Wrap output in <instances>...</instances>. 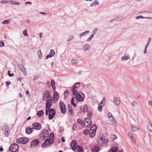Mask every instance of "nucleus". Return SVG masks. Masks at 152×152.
<instances>
[{"label":"nucleus","instance_id":"f257e3e1","mask_svg":"<svg viewBox=\"0 0 152 152\" xmlns=\"http://www.w3.org/2000/svg\"><path fill=\"white\" fill-rule=\"evenodd\" d=\"M72 149L73 151L77 150L78 152H83V150L81 147L77 145V142L75 140H73L71 143Z\"/></svg>","mask_w":152,"mask_h":152},{"label":"nucleus","instance_id":"f03ea898","mask_svg":"<svg viewBox=\"0 0 152 152\" xmlns=\"http://www.w3.org/2000/svg\"><path fill=\"white\" fill-rule=\"evenodd\" d=\"M83 96H82L79 93H78L76 95V96H75V98H73L71 100V104L72 105H73L74 107H75L76 105V104L74 103V101H75V100H76L77 101V100L78 101H82L84 97V94H83Z\"/></svg>","mask_w":152,"mask_h":152},{"label":"nucleus","instance_id":"7ed1b4c3","mask_svg":"<svg viewBox=\"0 0 152 152\" xmlns=\"http://www.w3.org/2000/svg\"><path fill=\"white\" fill-rule=\"evenodd\" d=\"M54 142V141L52 139L48 138L42 144L41 147L43 148L48 147L52 145Z\"/></svg>","mask_w":152,"mask_h":152},{"label":"nucleus","instance_id":"20e7f679","mask_svg":"<svg viewBox=\"0 0 152 152\" xmlns=\"http://www.w3.org/2000/svg\"><path fill=\"white\" fill-rule=\"evenodd\" d=\"M92 112L90 111H88L87 114V116L88 118H86V123L88 124L87 126L86 125V127H89L92 124V121L91 118L92 117Z\"/></svg>","mask_w":152,"mask_h":152},{"label":"nucleus","instance_id":"39448f33","mask_svg":"<svg viewBox=\"0 0 152 152\" xmlns=\"http://www.w3.org/2000/svg\"><path fill=\"white\" fill-rule=\"evenodd\" d=\"M18 145L14 143L11 145L9 150L11 152H16L18 151Z\"/></svg>","mask_w":152,"mask_h":152},{"label":"nucleus","instance_id":"423d86ee","mask_svg":"<svg viewBox=\"0 0 152 152\" xmlns=\"http://www.w3.org/2000/svg\"><path fill=\"white\" fill-rule=\"evenodd\" d=\"M29 141L28 139L26 137H21L17 140V142L23 144L27 143Z\"/></svg>","mask_w":152,"mask_h":152},{"label":"nucleus","instance_id":"0eeeda50","mask_svg":"<svg viewBox=\"0 0 152 152\" xmlns=\"http://www.w3.org/2000/svg\"><path fill=\"white\" fill-rule=\"evenodd\" d=\"M60 107L61 112L64 114L66 112V109L64 104L62 102H61L60 103Z\"/></svg>","mask_w":152,"mask_h":152},{"label":"nucleus","instance_id":"6e6552de","mask_svg":"<svg viewBox=\"0 0 152 152\" xmlns=\"http://www.w3.org/2000/svg\"><path fill=\"white\" fill-rule=\"evenodd\" d=\"M39 144V141L37 139H35L33 140L31 142L30 147L31 148L36 147L38 146Z\"/></svg>","mask_w":152,"mask_h":152},{"label":"nucleus","instance_id":"1a4fd4ad","mask_svg":"<svg viewBox=\"0 0 152 152\" xmlns=\"http://www.w3.org/2000/svg\"><path fill=\"white\" fill-rule=\"evenodd\" d=\"M55 114V111L53 108H51L50 110V113L49 114V118L50 120L53 119Z\"/></svg>","mask_w":152,"mask_h":152},{"label":"nucleus","instance_id":"9d476101","mask_svg":"<svg viewBox=\"0 0 152 152\" xmlns=\"http://www.w3.org/2000/svg\"><path fill=\"white\" fill-rule=\"evenodd\" d=\"M32 126L33 129H34L36 130H39L41 128V124L37 122L34 123L32 125Z\"/></svg>","mask_w":152,"mask_h":152},{"label":"nucleus","instance_id":"9b49d317","mask_svg":"<svg viewBox=\"0 0 152 152\" xmlns=\"http://www.w3.org/2000/svg\"><path fill=\"white\" fill-rule=\"evenodd\" d=\"M18 67L21 71L23 73L24 75L25 76H26L27 75V72L24 66L21 64H19L18 65Z\"/></svg>","mask_w":152,"mask_h":152},{"label":"nucleus","instance_id":"f8f14e48","mask_svg":"<svg viewBox=\"0 0 152 152\" xmlns=\"http://www.w3.org/2000/svg\"><path fill=\"white\" fill-rule=\"evenodd\" d=\"M96 132H93L92 130H89L86 129V135L89 133L90 137L91 138L95 136Z\"/></svg>","mask_w":152,"mask_h":152},{"label":"nucleus","instance_id":"ddd939ff","mask_svg":"<svg viewBox=\"0 0 152 152\" xmlns=\"http://www.w3.org/2000/svg\"><path fill=\"white\" fill-rule=\"evenodd\" d=\"M52 103L51 99H47L46 102V108L50 109Z\"/></svg>","mask_w":152,"mask_h":152},{"label":"nucleus","instance_id":"4468645a","mask_svg":"<svg viewBox=\"0 0 152 152\" xmlns=\"http://www.w3.org/2000/svg\"><path fill=\"white\" fill-rule=\"evenodd\" d=\"M151 38H149L148 40L147 44L146 45V46H145V49H144V54H146L147 53V48H148V46H149V44L151 42Z\"/></svg>","mask_w":152,"mask_h":152},{"label":"nucleus","instance_id":"2eb2a0df","mask_svg":"<svg viewBox=\"0 0 152 152\" xmlns=\"http://www.w3.org/2000/svg\"><path fill=\"white\" fill-rule=\"evenodd\" d=\"M9 130L8 128L5 127H4V129H3V133L7 137H8L9 135Z\"/></svg>","mask_w":152,"mask_h":152},{"label":"nucleus","instance_id":"dca6fc26","mask_svg":"<svg viewBox=\"0 0 152 152\" xmlns=\"http://www.w3.org/2000/svg\"><path fill=\"white\" fill-rule=\"evenodd\" d=\"M33 127L31 128L30 126H28L26 128V132L28 134H30L33 131Z\"/></svg>","mask_w":152,"mask_h":152},{"label":"nucleus","instance_id":"f3484780","mask_svg":"<svg viewBox=\"0 0 152 152\" xmlns=\"http://www.w3.org/2000/svg\"><path fill=\"white\" fill-rule=\"evenodd\" d=\"M100 150V148L97 146L93 147L91 148V152H98Z\"/></svg>","mask_w":152,"mask_h":152},{"label":"nucleus","instance_id":"a211bd4d","mask_svg":"<svg viewBox=\"0 0 152 152\" xmlns=\"http://www.w3.org/2000/svg\"><path fill=\"white\" fill-rule=\"evenodd\" d=\"M85 120H86V118H84L83 121L80 118H78L77 121V122L79 124L83 127L84 125H85V123L84 122Z\"/></svg>","mask_w":152,"mask_h":152},{"label":"nucleus","instance_id":"6ab92c4d","mask_svg":"<svg viewBox=\"0 0 152 152\" xmlns=\"http://www.w3.org/2000/svg\"><path fill=\"white\" fill-rule=\"evenodd\" d=\"M114 102L116 105H118L120 104V102L119 99L116 97H115L113 98Z\"/></svg>","mask_w":152,"mask_h":152},{"label":"nucleus","instance_id":"aec40b11","mask_svg":"<svg viewBox=\"0 0 152 152\" xmlns=\"http://www.w3.org/2000/svg\"><path fill=\"white\" fill-rule=\"evenodd\" d=\"M49 132L47 130H45L43 132V137L44 138L47 137L49 135Z\"/></svg>","mask_w":152,"mask_h":152},{"label":"nucleus","instance_id":"412c9836","mask_svg":"<svg viewBox=\"0 0 152 152\" xmlns=\"http://www.w3.org/2000/svg\"><path fill=\"white\" fill-rule=\"evenodd\" d=\"M130 58V56L128 54H125L121 58L122 61H125L129 59Z\"/></svg>","mask_w":152,"mask_h":152},{"label":"nucleus","instance_id":"4be33fe9","mask_svg":"<svg viewBox=\"0 0 152 152\" xmlns=\"http://www.w3.org/2000/svg\"><path fill=\"white\" fill-rule=\"evenodd\" d=\"M51 86L54 91L56 90V87L55 86V82L53 79H52L51 81Z\"/></svg>","mask_w":152,"mask_h":152},{"label":"nucleus","instance_id":"5701e85b","mask_svg":"<svg viewBox=\"0 0 152 152\" xmlns=\"http://www.w3.org/2000/svg\"><path fill=\"white\" fill-rule=\"evenodd\" d=\"M118 148L117 147H113L110 150L109 152H116L118 151Z\"/></svg>","mask_w":152,"mask_h":152},{"label":"nucleus","instance_id":"b1692460","mask_svg":"<svg viewBox=\"0 0 152 152\" xmlns=\"http://www.w3.org/2000/svg\"><path fill=\"white\" fill-rule=\"evenodd\" d=\"M97 129V126L96 124H93L89 130L93 131V132H96Z\"/></svg>","mask_w":152,"mask_h":152},{"label":"nucleus","instance_id":"393cba45","mask_svg":"<svg viewBox=\"0 0 152 152\" xmlns=\"http://www.w3.org/2000/svg\"><path fill=\"white\" fill-rule=\"evenodd\" d=\"M91 99L92 104L94 105L96 104V100L95 96H92Z\"/></svg>","mask_w":152,"mask_h":152},{"label":"nucleus","instance_id":"a878e982","mask_svg":"<svg viewBox=\"0 0 152 152\" xmlns=\"http://www.w3.org/2000/svg\"><path fill=\"white\" fill-rule=\"evenodd\" d=\"M44 113V112L43 110H39L37 112V115L39 117H40L42 116Z\"/></svg>","mask_w":152,"mask_h":152},{"label":"nucleus","instance_id":"bb28decb","mask_svg":"<svg viewBox=\"0 0 152 152\" xmlns=\"http://www.w3.org/2000/svg\"><path fill=\"white\" fill-rule=\"evenodd\" d=\"M10 2L12 4L14 5H19L20 4V2L13 0H11L10 1Z\"/></svg>","mask_w":152,"mask_h":152},{"label":"nucleus","instance_id":"cd10ccee","mask_svg":"<svg viewBox=\"0 0 152 152\" xmlns=\"http://www.w3.org/2000/svg\"><path fill=\"white\" fill-rule=\"evenodd\" d=\"M99 4V2L97 0H95L91 4L90 6L92 7L93 6H95L96 5L98 4Z\"/></svg>","mask_w":152,"mask_h":152},{"label":"nucleus","instance_id":"c85d7f7f","mask_svg":"<svg viewBox=\"0 0 152 152\" xmlns=\"http://www.w3.org/2000/svg\"><path fill=\"white\" fill-rule=\"evenodd\" d=\"M71 90L72 91L73 94L74 95H75V96H76V95L77 94V89H75V88H72L71 89Z\"/></svg>","mask_w":152,"mask_h":152},{"label":"nucleus","instance_id":"c756f323","mask_svg":"<svg viewBox=\"0 0 152 152\" xmlns=\"http://www.w3.org/2000/svg\"><path fill=\"white\" fill-rule=\"evenodd\" d=\"M106 102V99L104 97L102 100L100 102V104L102 105H101L102 106H104L105 103Z\"/></svg>","mask_w":152,"mask_h":152},{"label":"nucleus","instance_id":"7c9ffc66","mask_svg":"<svg viewBox=\"0 0 152 152\" xmlns=\"http://www.w3.org/2000/svg\"><path fill=\"white\" fill-rule=\"evenodd\" d=\"M68 110L69 111L70 114H72L73 110L72 109V107L69 104L68 105Z\"/></svg>","mask_w":152,"mask_h":152},{"label":"nucleus","instance_id":"2f4dec72","mask_svg":"<svg viewBox=\"0 0 152 152\" xmlns=\"http://www.w3.org/2000/svg\"><path fill=\"white\" fill-rule=\"evenodd\" d=\"M58 94L57 91H55L54 94L53 96V98L54 99H55V98H57L56 100H58Z\"/></svg>","mask_w":152,"mask_h":152},{"label":"nucleus","instance_id":"473e14b6","mask_svg":"<svg viewBox=\"0 0 152 152\" xmlns=\"http://www.w3.org/2000/svg\"><path fill=\"white\" fill-rule=\"evenodd\" d=\"M98 30V29L97 28H95L92 31L91 33V34L94 36Z\"/></svg>","mask_w":152,"mask_h":152},{"label":"nucleus","instance_id":"72a5a7b5","mask_svg":"<svg viewBox=\"0 0 152 152\" xmlns=\"http://www.w3.org/2000/svg\"><path fill=\"white\" fill-rule=\"evenodd\" d=\"M49 93L47 91H44L43 94V97L45 98H47Z\"/></svg>","mask_w":152,"mask_h":152},{"label":"nucleus","instance_id":"f704fd0d","mask_svg":"<svg viewBox=\"0 0 152 152\" xmlns=\"http://www.w3.org/2000/svg\"><path fill=\"white\" fill-rule=\"evenodd\" d=\"M37 55L39 58H40L42 56L41 51L40 49L37 51Z\"/></svg>","mask_w":152,"mask_h":152},{"label":"nucleus","instance_id":"c9c22d12","mask_svg":"<svg viewBox=\"0 0 152 152\" xmlns=\"http://www.w3.org/2000/svg\"><path fill=\"white\" fill-rule=\"evenodd\" d=\"M140 18L144 19V18H148L147 17H145L142 15L138 16L135 17L136 19H139Z\"/></svg>","mask_w":152,"mask_h":152},{"label":"nucleus","instance_id":"e433bc0d","mask_svg":"<svg viewBox=\"0 0 152 152\" xmlns=\"http://www.w3.org/2000/svg\"><path fill=\"white\" fill-rule=\"evenodd\" d=\"M80 84L79 83H75L72 86V88H74L75 89H76L79 86V85Z\"/></svg>","mask_w":152,"mask_h":152},{"label":"nucleus","instance_id":"4c0bfd02","mask_svg":"<svg viewBox=\"0 0 152 152\" xmlns=\"http://www.w3.org/2000/svg\"><path fill=\"white\" fill-rule=\"evenodd\" d=\"M148 129L151 133L152 132V125L151 124H150L148 126Z\"/></svg>","mask_w":152,"mask_h":152},{"label":"nucleus","instance_id":"58836bf2","mask_svg":"<svg viewBox=\"0 0 152 152\" xmlns=\"http://www.w3.org/2000/svg\"><path fill=\"white\" fill-rule=\"evenodd\" d=\"M55 53L54 51L52 49H51L50 50V55L52 56H53L55 55Z\"/></svg>","mask_w":152,"mask_h":152},{"label":"nucleus","instance_id":"ea45409f","mask_svg":"<svg viewBox=\"0 0 152 152\" xmlns=\"http://www.w3.org/2000/svg\"><path fill=\"white\" fill-rule=\"evenodd\" d=\"M69 94V92L68 90H66L64 93V98H66V97Z\"/></svg>","mask_w":152,"mask_h":152},{"label":"nucleus","instance_id":"a19ab883","mask_svg":"<svg viewBox=\"0 0 152 152\" xmlns=\"http://www.w3.org/2000/svg\"><path fill=\"white\" fill-rule=\"evenodd\" d=\"M10 20H7L3 22L2 23V24H7L9 23H10Z\"/></svg>","mask_w":152,"mask_h":152},{"label":"nucleus","instance_id":"79ce46f5","mask_svg":"<svg viewBox=\"0 0 152 152\" xmlns=\"http://www.w3.org/2000/svg\"><path fill=\"white\" fill-rule=\"evenodd\" d=\"M108 118L109 120L111 121L114 122L115 121V119L114 118L113 116L109 117Z\"/></svg>","mask_w":152,"mask_h":152},{"label":"nucleus","instance_id":"37998d69","mask_svg":"<svg viewBox=\"0 0 152 152\" xmlns=\"http://www.w3.org/2000/svg\"><path fill=\"white\" fill-rule=\"evenodd\" d=\"M74 39V37L72 35H71L69 36V37H68V41H71L72 40Z\"/></svg>","mask_w":152,"mask_h":152},{"label":"nucleus","instance_id":"c03bdc74","mask_svg":"<svg viewBox=\"0 0 152 152\" xmlns=\"http://www.w3.org/2000/svg\"><path fill=\"white\" fill-rule=\"evenodd\" d=\"M23 35L25 36H28V35L27 33V30L26 29L24 30L23 31Z\"/></svg>","mask_w":152,"mask_h":152},{"label":"nucleus","instance_id":"a18cd8bd","mask_svg":"<svg viewBox=\"0 0 152 152\" xmlns=\"http://www.w3.org/2000/svg\"><path fill=\"white\" fill-rule=\"evenodd\" d=\"M94 37V36L91 34V36L87 39V41H91L92 39Z\"/></svg>","mask_w":152,"mask_h":152},{"label":"nucleus","instance_id":"49530a36","mask_svg":"<svg viewBox=\"0 0 152 152\" xmlns=\"http://www.w3.org/2000/svg\"><path fill=\"white\" fill-rule=\"evenodd\" d=\"M50 109H48V108H46L45 114L46 115H48V114L49 112H50Z\"/></svg>","mask_w":152,"mask_h":152},{"label":"nucleus","instance_id":"de8ad7c7","mask_svg":"<svg viewBox=\"0 0 152 152\" xmlns=\"http://www.w3.org/2000/svg\"><path fill=\"white\" fill-rule=\"evenodd\" d=\"M103 106H102L101 105H99V106L98 109V110L100 112H101L102 110V107Z\"/></svg>","mask_w":152,"mask_h":152},{"label":"nucleus","instance_id":"09e8293b","mask_svg":"<svg viewBox=\"0 0 152 152\" xmlns=\"http://www.w3.org/2000/svg\"><path fill=\"white\" fill-rule=\"evenodd\" d=\"M132 130L133 131H135L136 130H137L138 129L135 126H133V125H132Z\"/></svg>","mask_w":152,"mask_h":152},{"label":"nucleus","instance_id":"8fccbe9b","mask_svg":"<svg viewBox=\"0 0 152 152\" xmlns=\"http://www.w3.org/2000/svg\"><path fill=\"white\" fill-rule=\"evenodd\" d=\"M85 35H86V31H84V32H83V33H82V34H81L80 35V38H81V37L82 36H85Z\"/></svg>","mask_w":152,"mask_h":152},{"label":"nucleus","instance_id":"3c124183","mask_svg":"<svg viewBox=\"0 0 152 152\" xmlns=\"http://www.w3.org/2000/svg\"><path fill=\"white\" fill-rule=\"evenodd\" d=\"M91 46L88 45H86V50H88L90 49Z\"/></svg>","mask_w":152,"mask_h":152},{"label":"nucleus","instance_id":"603ef678","mask_svg":"<svg viewBox=\"0 0 152 152\" xmlns=\"http://www.w3.org/2000/svg\"><path fill=\"white\" fill-rule=\"evenodd\" d=\"M132 105L133 106H135L137 104V102L135 101H133L132 102Z\"/></svg>","mask_w":152,"mask_h":152},{"label":"nucleus","instance_id":"864d4df0","mask_svg":"<svg viewBox=\"0 0 152 152\" xmlns=\"http://www.w3.org/2000/svg\"><path fill=\"white\" fill-rule=\"evenodd\" d=\"M10 84V81H8L6 82V86H8Z\"/></svg>","mask_w":152,"mask_h":152},{"label":"nucleus","instance_id":"5fc2aeb1","mask_svg":"<svg viewBox=\"0 0 152 152\" xmlns=\"http://www.w3.org/2000/svg\"><path fill=\"white\" fill-rule=\"evenodd\" d=\"M112 136L114 137V138L113 139V140H115L117 138V136L115 134L112 135Z\"/></svg>","mask_w":152,"mask_h":152},{"label":"nucleus","instance_id":"6e6d98bb","mask_svg":"<svg viewBox=\"0 0 152 152\" xmlns=\"http://www.w3.org/2000/svg\"><path fill=\"white\" fill-rule=\"evenodd\" d=\"M148 103L150 106H151L152 105V101L151 100L148 101Z\"/></svg>","mask_w":152,"mask_h":152},{"label":"nucleus","instance_id":"4d7b16f0","mask_svg":"<svg viewBox=\"0 0 152 152\" xmlns=\"http://www.w3.org/2000/svg\"><path fill=\"white\" fill-rule=\"evenodd\" d=\"M128 136L129 137H130V138H132L133 137L132 136V133L130 132L128 133Z\"/></svg>","mask_w":152,"mask_h":152},{"label":"nucleus","instance_id":"13d9d810","mask_svg":"<svg viewBox=\"0 0 152 152\" xmlns=\"http://www.w3.org/2000/svg\"><path fill=\"white\" fill-rule=\"evenodd\" d=\"M4 46V43L3 42H2L0 43V47H2Z\"/></svg>","mask_w":152,"mask_h":152},{"label":"nucleus","instance_id":"bf43d9fd","mask_svg":"<svg viewBox=\"0 0 152 152\" xmlns=\"http://www.w3.org/2000/svg\"><path fill=\"white\" fill-rule=\"evenodd\" d=\"M130 139L132 140V141L134 143H136V140H135V139L134 138V137H133V138H130Z\"/></svg>","mask_w":152,"mask_h":152},{"label":"nucleus","instance_id":"052dcab7","mask_svg":"<svg viewBox=\"0 0 152 152\" xmlns=\"http://www.w3.org/2000/svg\"><path fill=\"white\" fill-rule=\"evenodd\" d=\"M26 5L27 4H29L30 5H31L32 4V3L31 2L29 1H27L25 3Z\"/></svg>","mask_w":152,"mask_h":152},{"label":"nucleus","instance_id":"680f3d73","mask_svg":"<svg viewBox=\"0 0 152 152\" xmlns=\"http://www.w3.org/2000/svg\"><path fill=\"white\" fill-rule=\"evenodd\" d=\"M52 56H51V55L50 56V54L48 55H47L45 57V59H48V58H50L51 57H52Z\"/></svg>","mask_w":152,"mask_h":152},{"label":"nucleus","instance_id":"e2e57ef3","mask_svg":"<svg viewBox=\"0 0 152 152\" xmlns=\"http://www.w3.org/2000/svg\"><path fill=\"white\" fill-rule=\"evenodd\" d=\"M113 116L111 113H109L108 114V118L109 117H110Z\"/></svg>","mask_w":152,"mask_h":152},{"label":"nucleus","instance_id":"0e129e2a","mask_svg":"<svg viewBox=\"0 0 152 152\" xmlns=\"http://www.w3.org/2000/svg\"><path fill=\"white\" fill-rule=\"evenodd\" d=\"M72 63L73 64H75L76 62V61L75 59H73L71 61Z\"/></svg>","mask_w":152,"mask_h":152},{"label":"nucleus","instance_id":"69168bd1","mask_svg":"<svg viewBox=\"0 0 152 152\" xmlns=\"http://www.w3.org/2000/svg\"><path fill=\"white\" fill-rule=\"evenodd\" d=\"M50 136L51 137L53 138L54 137V135L53 133H51L50 134Z\"/></svg>","mask_w":152,"mask_h":152},{"label":"nucleus","instance_id":"338daca9","mask_svg":"<svg viewBox=\"0 0 152 152\" xmlns=\"http://www.w3.org/2000/svg\"><path fill=\"white\" fill-rule=\"evenodd\" d=\"M47 98L48 99H51V96L50 95H48Z\"/></svg>","mask_w":152,"mask_h":152},{"label":"nucleus","instance_id":"774afa93","mask_svg":"<svg viewBox=\"0 0 152 152\" xmlns=\"http://www.w3.org/2000/svg\"><path fill=\"white\" fill-rule=\"evenodd\" d=\"M14 75L13 73L9 74V77H12Z\"/></svg>","mask_w":152,"mask_h":152}]
</instances>
